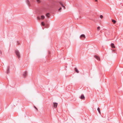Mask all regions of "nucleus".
Segmentation results:
<instances>
[{
    "label": "nucleus",
    "instance_id": "nucleus-1",
    "mask_svg": "<svg viewBox=\"0 0 123 123\" xmlns=\"http://www.w3.org/2000/svg\"><path fill=\"white\" fill-rule=\"evenodd\" d=\"M15 52L17 55V56L18 57V59H19L20 58V52L18 50H16L15 51Z\"/></svg>",
    "mask_w": 123,
    "mask_h": 123
},
{
    "label": "nucleus",
    "instance_id": "nucleus-2",
    "mask_svg": "<svg viewBox=\"0 0 123 123\" xmlns=\"http://www.w3.org/2000/svg\"><path fill=\"white\" fill-rule=\"evenodd\" d=\"M53 107L54 108H57V103H56L54 102L53 104Z\"/></svg>",
    "mask_w": 123,
    "mask_h": 123
},
{
    "label": "nucleus",
    "instance_id": "nucleus-3",
    "mask_svg": "<svg viewBox=\"0 0 123 123\" xmlns=\"http://www.w3.org/2000/svg\"><path fill=\"white\" fill-rule=\"evenodd\" d=\"M10 73V67L8 66L7 68L6 73L8 74Z\"/></svg>",
    "mask_w": 123,
    "mask_h": 123
},
{
    "label": "nucleus",
    "instance_id": "nucleus-4",
    "mask_svg": "<svg viewBox=\"0 0 123 123\" xmlns=\"http://www.w3.org/2000/svg\"><path fill=\"white\" fill-rule=\"evenodd\" d=\"M95 58L98 61L100 60V58L99 57L96 55H95L94 56Z\"/></svg>",
    "mask_w": 123,
    "mask_h": 123
},
{
    "label": "nucleus",
    "instance_id": "nucleus-5",
    "mask_svg": "<svg viewBox=\"0 0 123 123\" xmlns=\"http://www.w3.org/2000/svg\"><path fill=\"white\" fill-rule=\"evenodd\" d=\"M83 37L84 38H86L84 34L81 35L80 37V38L82 39H83L82 38Z\"/></svg>",
    "mask_w": 123,
    "mask_h": 123
},
{
    "label": "nucleus",
    "instance_id": "nucleus-6",
    "mask_svg": "<svg viewBox=\"0 0 123 123\" xmlns=\"http://www.w3.org/2000/svg\"><path fill=\"white\" fill-rule=\"evenodd\" d=\"M27 73L26 71L24 72V73L23 74V75L25 77L27 76Z\"/></svg>",
    "mask_w": 123,
    "mask_h": 123
},
{
    "label": "nucleus",
    "instance_id": "nucleus-7",
    "mask_svg": "<svg viewBox=\"0 0 123 123\" xmlns=\"http://www.w3.org/2000/svg\"><path fill=\"white\" fill-rule=\"evenodd\" d=\"M80 98L81 99H85V96H84V95L83 94H82Z\"/></svg>",
    "mask_w": 123,
    "mask_h": 123
},
{
    "label": "nucleus",
    "instance_id": "nucleus-8",
    "mask_svg": "<svg viewBox=\"0 0 123 123\" xmlns=\"http://www.w3.org/2000/svg\"><path fill=\"white\" fill-rule=\"evenodd\" d=\"M74 70L75 71V72L77 73H79V71L77 69L76 67H75V68Z\"/></svg>",
    "mask_w": 123,
    "mask_h": 123
},
{
    "label": "nucleus",
    "instance_id": "nucleus-9",
    "mask_svg": "<svg viewBox=\"0 0 123 123\" xmlns=\"http://www.w3.org/2000/svg\"><path fill=\"white\" fill-rule=\"evenodd\" d=\"M111 46L112 48H115L114 44L113 43H112L111 44Z\"/></svg>",
    "mask_w": 123,
    "mask_h": 123
},
{
    "label": "nucleus",
    "instance_id": "nucleus-10",
    "mask_svg": "<svg viewBox=\"0 0 123 123\" xmlns=\"http://www.w3.org/2000/svg\"><path fill=\"white\" fill-rule=\"evenodd\" d=\"M26 2L29 6H31L29 0H27Z\"/></svg>",
    "mask_w": 123,
    "mask_h": 123
},
{
    "label": "nucleus",
    "instance_id": "nucleus-11",
    "mask_svg": "<svg viewBox=\"0 0 123 123\" xmlns=\"http://www.w3.org/2000/svg\"><path fill=\"white\" fill-rule=\"evenodd\" d=\"M46 15L48 18H49L50 17L49 14V13H47L46 14Z\"/></svg>",
    "mask_w": 123,
    "mask_h": 123
},
{
    "label": "nucleus",
    "instance_id": "nucleus-12",
    "mask_svg": "<svg viewBox=\"0 0 123 123\" xmlns=\"http://www.w3.org/2000/svg\"><path fill=\"white\" fill-rule=\"evenodd\" d=\"M112 21L113 22V23L114 24H115L116 23V21L114 19H112Z\"/></svg>",
    "mask_w": 123,
    "mask_h": 123
},
{
    "label": "nucleus",
    "instance_id": "nucleus-13",
    "mask_svg": "<svg viewBox=\"0 0 123 123\" xmlns=\"http://www.w3.org/2000/svg\"><path fill=\"white\" fill-rule=\"evenodd\" d=\"M97 110L99 112V113L100 114L101 113L100 111V109L98 107L97 109Z\"/></svg>",
    "mask_w": 123,
    "mask_h": 123
},
{
    "label": "nucleus",
    "instance_id": "nucleus-14",
    "mask_svg": "<svg viewBox=\"0 0 123 123\" xmlns=\"http://www.w3.org/2000/svg\"><path fill=\"white\" fill-rule=\"evenodd\" d=\"M44 18V17L43 15H42L41 16V18L42 19H43Z\"/></svg>",
    "mask_w": 123,
    "mask_h": 123
},
{
    "label": "nucleus",
    "instance_id": "nucleus-15",
    "mask_svg": "<svg viewBox=\"0 0 123 123\" xmlns=\"http://www.w3.org/2000/svg\"><path fill=\"white\" fill-rule=\"evenodd\" d=\"M41 24L42 26H45V24H44V22H41Z\"/></svg>",
    "mask_w": 123,
    "mask_h": 123
},
{
    "label": "nucleus",
    "instance_id": "nucleus-16",
    "mask_svg": "<svg viewBox=\"0 0 123 123\" xmlns=\"http://www.w3.org/2000/svg\"><path fill=\"white\" fill-rule=\"evenodd\" d=\"M100 27L99 26H98V27L97 28V30L98 31H99L100 30Z\"/></svg>",
    "mask_w": 123,
    "mask_h": 123
},
{
    "label": "nucleus",
    "instance_id": "nucleus-17",
    "mask_svg": "<svg viewBox=\"0 0 123 123\" xmlns=\"http://www.w3.org/2000/svg\"><path fill=\"white\" fill-rule=\"evenodd\" d=\"M59 3H60V4L62 6L63 5L62 3V2H59Z\"/></svg>",
    "mask_w": 123,
    "mask_h": 123
},
{
    "label": "nucleus",
    "instance_id": "nucleus-18",
    "mask_svg": "<svg viewBox=\"0 0 123 123\" xmlns=\"http://www.w3.org/2000/svg\"><path fill=\"white\" fill-rule=\"evenodd\" d=\"M36 1H37V2L38 3H39L40 2V0H37Z\"/></svg>",
    "mask_w": 123,
    "mask_h": 123
},
{
    "label": "nucleus",
    "instance_id": "nucleus-19",
    "mask_svg": "<svg viewBox=\"0 0 123 123\" xmlns=\"http://www.w3.org/2000/svg\"><path fill=\"white\" fill-rule=\"evenodd\" d=\"M61 6L62 7H63L64 8V9H65L66 8H65V7L63 5Z\"/></svg>",
    "mask_w": 123,
    "mask_h": 123
},
{
    "label": "nucleus",
    "instance_id": "nucleus-20",
    "mask_svg": "<svg viewBox=\"0 0 123 123\" xmlns=\"http://www.w3.org/2000/svg\"><path fill=\"white\" fill-rule=\"evenodd\" d=\"M100 17L102 19L103 18V16L102 15H101Z\"/></svg>",
    "mask_w": 123,
    "mask_h": 123
},
{
    "label": "nucleus",
    "instance_id": "nucleus-21",
    "mask_svg": "<svg viewBox=\"0 0 123 123\" xmlns=\"http://www.w3.org/2000/svg\"><path fill=\"white\" fill-rule=\"evenodd\" d=\"M61 8L60 7L58 9V11H59L60 12H61Z\"/></svg>",
    "mask_w": 123,
    "mask_h": 123
},
{
    "label": "nucleus",
    "instance_id": "nucleus-22",
    "mask_svg": "<svg viewBox=\"0 0 123 123\" xmlns=\"http://www.w3.org/2000/svg\"><path fill=\"white\" fill-rule=\"evenodd\" d=\"M34 108L36 109L37 110V107H36L35 106H34Z\"/></svg>",
    "mask_w": 123,
    "mask_h": 123
},
{
    "label": "nucleus",
    "instance_id": "nucleus-23",
    "mask_svg": "<svg viewBox=\"0 0 123 123\" xmlns=\"http://www.w3.org/2000/svg\"><path fill=\"white\" fill-rule=\"evenodd\" d=\"M37 18H38V19H39H39H40V17H37Z\"/></svg>",
    "mask_w": 123,
    "mask_h": 123
},
{
    "label": "nucleus",
    "instance_id": "nucleus-24",
    "mask_svg": "<svg viewBox=\"0 0 123 123\" xmlns=\"http://www.w3.org/2000/svg\"><path fill=\"white\" fill-rule=\"evenodd\" d=\"M18 45H19V42H18Z\"/></svg>",
    "mask_w": 123,
    "mask_h": 123
},
{
    "label": "nucleus",
    "instance_id": "nucleus-25",
    "mask_svg": "<svg viewBox=\"0 0 123 123\" xmlns=\"http://www.w3.org/2000/svg\"><path fill=\"white\" fill-rule=\"evenodd\" d=\"M0 53L1 54H2V52L1 50H0Z\"/></svg>",
    "mask_w": 123,
    "mask_h": 123
},
{
    "label": "nucleus",
    "instance_id": "nucleus-26",
    "mask_svg": "<svg viewBox=\"0 0 123 123\" xmlns=\"http://www.w3.org/2000/svg\"><path fill=\"white\" fill-rule=\"evenodd\" d=\"M95 1L96 2H97V0H95Z\"/></svg>",
    "mask_w": 123,
    "mask_h": 123
}]
</instances>
